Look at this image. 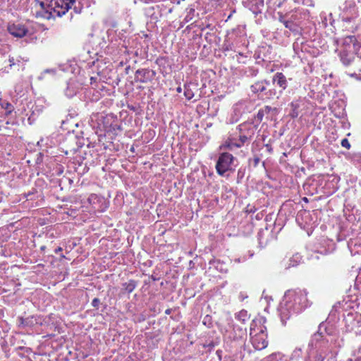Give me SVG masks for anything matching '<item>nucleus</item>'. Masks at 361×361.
I'll use <instances>...</instances> for the list:
<instances>
[{
    "label": "nucleus",
    "instance_id": "obj_1",
    "mask_svg": "<svg viewBox=\"0 0 361 361\" xmlns=\"http://www.w3.org/2000/svg\"><path fill=\"white\" fill-rule=\"evenodd\" d=\"M320 324L319 331L314 334L308 344L305 361H332L338 354L341 341L336 335L327 332Z\"/></svg>",
    "mask_w": 361,
    "mask_h": 361
},
{
    "label": "nucleus",
    "instance_id": "obj_2",
    "mask_svg": "<svg viewBox=\"0 0 361 361\" xmlns=\"http://www.w3.org/2000/svg\"><path fill=\"white\" fill-rule=\"evenodd\" d=\"M307 294L305 289L289 290L285 293L279 309L281 319L283 324L292 315L300 313L311 305L312 302L308 300Z\"/></svg>",
    "mask_w": 361,
    "mask_h": 361
},
{
    "label": "nucleus",
    "instance_id": "obj_3",
    "mask_svg": "<svg viewBox=\"0 0 361 361\" xmlns=\"http://www.w3.org/2000/svg\"><path fill=\"white\" fill-rule=\"evenodd\" d=\"M262 319H253L250 327V341L255 349L261 350L268 345L267 327L263 324Z\"/></svg>",
    "mask_w": 361,
    "mask_h": 361
},
{
    "label": "nucleus",
    "instance_id": "obj_4",
    "mask_svg": "<svg viewBox=\"0 0 361 361\" xmlns=\"http://www.w3.org/2000/svg\"><path fill=\"white\" fill-rule=\"evenodd\" d=\"M361 44L354 35H348L342 39L340 59L344 66H349L358 54Z\"/></svg>",
    "mask_w": 361,
    "mask_h": 361
},
{
    "label": "nucleus",
    "instance_id": "obj_5",
    "mask_svg": "<svg viewBox=\"0 0 361 361\" xmlns=\"http://www.w3.org/2000/svg\"><path fill=\"white\" fill-rule=\"evenodd\" d=\"M40 7L48 13L47 18H50L52 13L61 17L66 14L75 3V0H36Z\"/></svg>",
    "mask_w": 361,
    "mask_h": 361
},
{
    "label": "nucleus",
    "instance_id": "obj_6",
    "mask_svg": "<svg viewBox=\"0 0 361 361\" xmlns=\"http://www.w3.org/2000/svg\"><path fill=\"white\" fill-rule=\"evenodd\" d=\"M235 160V157L228 152L220 154L216 164L218 174L224 176L226 172L233 170Z\"/></svg>",
    "mask_w": 361,
    "mask_h": 361
},
{
    "label": "nucleus",
    "instance_id": "obj_7",
    "mask_svg": "<svg viewBox=\"0 0 361 361\" xmlns=\"http://www.w3.org/2000/svg\"><path fill=\"white\" fill-rule=\"evenodd\" d=\"M156 73L149 68H142L136 71L135 80L136 82L146 83L154 79Z\"/></svg>",
    "mask_w": 361,
    "mask_h": 361
},
{
    "label": "nucleus",
    "instance_id": "obj_8",
    "mask_svg": "<svg viewBox=\"0 0 361 361\" xmlns=\"http://www.w3.org/2000/svg\"><path fill=\"white\" fill-rule=\"evenodd\" d=\"M7 30L12 36L17 38H22L26 36L29 32L27 27L21 23L9 24Z\"/></svg>",
    "mask_w": 361,
    "mask_h": 361
},
{
    "label": "nucleus",
    "instance_id": "obj_9",
    "mask_svg": "<svg viewBox=\"0 0 361 361\" xmlns=\"http://www.w3.org/2000/svg\"><path fill=\"white\" fill-rule=\"evenodd\" d=\"M270 85V82L266 80L262 81H257L251 85V90L253 93H264L267 97H269L275 94V91L269 90L268 92H265L267 86Z\"/></svg>",
    "mask_w": 361,
    "mask_h": 361
},
{
    "label": "nucleus",
    "instance_id": "obj_10",
    "mask_svg": "<svg viewBox=\"0 0 361 361\" xmlns=\"http://www.w3.org/2000/svg\"><path fill=\"white\" fill-rule=\"evenodd\" d=\"M238 132L243 135H246L247 138L251 140L257 130V126L250 123H243L238 126Z\"/></svg>",
    "mask_w": 361,
    "mask_h": 361
},
{
    "label": "nucleus",
    "instance_id": "obj_11",
    "mask_svg": "<svg viewBox=\"0 0 361 361\" xmlns=\"http://www.w3.org/2000/svg\"><path fill=\"white\" fill-rule=\"evenodd\" d=\"M275 108H271L269 106H265L263 108L260 109L256 116H255V122L257 123H259L262 121V120L265 118L267 120L271 119L272 112L275 111Z\"/></svg>",
    "mask_w": 361,
    "mask_h": 361
},
{
    "label": "nucleus",
    "instance_id": "obj_12",
    "mask_svg": "<svg viewBox=\"0 0 361 361\" xmlns=\"http://www.w3.org/2000/svg\"><path fill=\"white\" fill-rule=\"evenodd\" d=\"M272 82L274 84H276L277 86L281 87L282 90H284L288 86L286 77L280 72L276 73L273 76Z\"/></svg>",
    "mask_w": 361,
    "mask_h": 361
},
{
    "label": "nucleus",
    "instance_id": "obj_13",
    "mask_svg": "<svg viewBox=\"0 0 361 361\" xmlns=\"http://www.w3.org/2000/svg\"><path fill=\"white\" fill-rule=\"evenodd\" d=\"M348 247L351 252L355 251L356 253L361 252V233L355 238H350L348 242Z\"/></svg>",
    "mask_w": 361,
    "mask_h": 361
},
{
    "label": "nucleus",
    "instance_id": "obj_14",
    "mask_svg": "<svg viewBox=\"0 0 361 361\" xmlns=\"http://www.w3.org/2000/svg\"><path fill=\"white\" fill-rule=\"evenodd\" d=\"M79 89V85L74 81L71 80L67 83V87L65 90V94L67 97L71 98L77 94Z\"/></svg>",
    "mask_w": 361,
    "mask_h": 361
},
{
    "label": "nucleus",
    "instance_id": "obj_15",
    "mask_svg": "<svg viewBox=\"0 0 361 361\" xmlns=\"http://www.w3.org/2000/svg\"><path fill=\"white\" fill-rule=\"evenodd\" d=\"M250 9L253 13L257 14L261 13L264 8V0H250L248 3Z\"/></svg>",
    "mask_w": 361,
    "mask_h": 361
},
{
    "label": "nucleus",
    "instance_id": "obj_16",
    "mask_svg": "<svg viewBox=\"0 0 361 361\" xmlns=\"http://www.w3.org/2000/svg\"><path fill=\"white\" fill-rule=\"evenodd\" d=\"M224 147L233 150L234 148H240V145L238 143L237 137H233L231 138L228 139L225 143L224 144Z\"/></svg>",
    "mask_w": 361,
    "mask_h": 361
},
{
    "label": "nucleus",
    "instance_id": "obj_17",
    "mask_svg": "<svg viewBox=\"0 0 361 361\" xmlns=\"http://www.w3.org/2000/svg\"><path fill=\"white\" fill-rule=\"evenodd\" d=\"M290 116L291 118H297L299 115V108L300 106L299 101H293L290 104Z\"/></svg>",
    "mask_w": 361,
    "mask_h": 361
},
{
    "label": "nucleus",
    "instance_id": "obj_18",
    "mask_svg": "<svg viewBox=\"0 0 361 361\" xmlns=\"http://www.w3.org/2000/svg\"><path fill=\"white\" fill-rule=\"evenodd\" d=\"M235 319L243 324H245L250 319V314L245 310H242L239 312L235 314Z\"/></svg>",
    "mask_w": 361,
    "mask_h": 361
},
{
    "label": "nucleus",
    "instance_id": "obj_19",
    "mask_svg": "<svg viewBox=\"0 0 361 361\" xmlns=\"http://www.w3.org/2000/svg\"><path fill=\"white\" fill-rule=\"evenodd\" d=\"M301 260H302V256L300 254L296 253V254L293 255L289 259V263H288V265L287 267L290 268V267H295L298 264H299V263L301 262Z\"/></svg>",
    "mask_w": 361,
    "mask_h": 361
},
{
    "label": "nucleus",
    "instance_id": "obj_20",
    "mask_svg": "<svg viewBox=\"0 0 361 361\" xmlns=\"http://www.w3.org/2000/svg\"><path fill=\"white\" fill-rule=\"evenodd\" d=\"M137 285V281L135 280H130L128 282L123 283V287L127 293H130L135 289Z\"/></svg>",
    "mask_w": 361,
    "mask_h": 361
},
{
    "label": "nucleus",
    "instance_id": "obj_21",
    "mask_svg": "<svg viewBox=\"0 0 361 361\" xmlns=\"http://www.w3.org/2000/svg\"><path fill=\"white\" fill-rule=\"evenodd\" d=\"M283 358V355L280 353H273L264 357L262 361H280Z\"/></svg>",
    "mask_w": 361,
    "mask_h": 361
},
{
    "label": "nucleus",
    "instance_id": "obj_22",
    "mask_svg": "<svg viewBox=\"0 0 361 361\" xmlns=\"http://www.w3.org/2000/svg\"><path fill=\"white\" fill-rule=\"evenodd\" d=\"M0 105L2 109L6 110L5 114L6 115L11 114L14 109L13 105L11 103L6 102V101L2 102L1 99H0Z\"/></svg>",
    "mask_w": 361,
    "mask_h": 361
},
{
    "label": "nucleus",
    "instance_id": "obj_23",
    "mask_svg": "<svg viewBox=\"0 0 361 361\" xmlns=\"http://www.w3.org/2000/svg\"><path fill=\"white\" fill-rule=\"evenodd\" d=\"M195 13V10L194 8H192V7L187 8H186V15L185 16L184 20L186 23L190 22V20H192L194 18Z\"/></svg>",
    "mask_w": 361,
    "mask_h": 361
},
{
    "label": "nucleus",
    "instance_id": "obj_24",
    "mask_svg": "<svg viewBox=\"0 0 361 361\" xmlns=\"http://www.w3.org/2000/svg\"><path fill=\"white\" fill-rule=\"evenodd\" d=\"M302 349L300 348H295L291 354L290 360H296L302 356Z\"/></svg>",
    "mask_w": 361,
    "mask_h": 361
},
{
    "label": "nucleus",
    "instance_id": "obj_25",
    "mask_svg": "<svg viewBox=\"0 0 361 361\" xmlns=\"http://www.w3.org/2000/svg\"><path fill=\"white\" fill-rule=\"evenodd\" d=\"M237 140L238 143L240 145V147H243L245 144H247L251 141L247 138V137H246V135H243L240 133H238Z\"/></svg>",
    "mask_w": 361,
    "mask_h": 361
},
{
    "label": "nucleus",
    "instance_id": "obj_26",
    "mask_svg": "<svg viewBox=\"0 0 361 361\" xmlns=\"http://www.w3.org/2000/svg\"><path fill=\"white\" fill-rule=\"evenodd\" d=\"M343 21L345 23L344 26L346 29H349V30H353L355 29L353 25L350 26V24L351 23H353V24H355V19L354 18H346L343 19Z\"/></svg>",
    "mask_w": 361,
    "mask_h": 361
},
{
    "label": "nucleus",
    "instance_id": "obj_27",
    "mask_svg": "<svg viewBox=\"0 0 361 361\" xmlns=\"http://www.w3.org/2000/svg\"><path fill=\"white\" fill-rule=\"evenodd\" d=\"M184 94L188 99H191L194 94L188 85H184Z\"/></svg>",
    "mask_w": 361,
    "mask_h": 361
},
{
    "label": "nucleus",
    "instance_id": "obj_28",
    "mask_svg": "<svg viewBox=\"0 0 361 361\" xmlns=\"http://www.w3.org/2000/svg\"><path fill=\"white\" fill-rule=\"evenodd\" d=\"M56 72L55 69H46L43 73H41L39 79H42L45 77V74L47 73H52L54 74Z\"/></svg>",
    "mask_w": 361,
    "mask_h": 361
},
{
    "label": "nucleus",
    "instance_id": "obj_29",
    "mask_svg": "<svg viewBox=\"0 0 361 361\" xmlns=\"http://www.w3.org/2000/svg\"><path fill=\"white\" fill-rule=\"evenodd\" d=\"M341 145L342 147H343L348 149L350 148V144L347 138H343L341 140Z\"/></svg>",
    "mask_w": 361,
    "mask_h": 361
},
{
    "label": "nucleus",
    "instance_id": "obj_30",
    "mask_svg": "<svg viewBox=\"0 0 361 361\" xmlns=\"http://www.w3.org/2000/svg\"><path fill=\"white\" fill-rule=\"evenodd\" d=\"M100 305V300L99 298H94L92 301V306L95 308H99V306Z\"/></svg>",
    "mask_w": 361,
    "mask_h": 361
},
{
    "label": "nucleus",
    "instance_id": "obj_31",
    "mask_svg": "<svg viewBox=\"0 0 361 361\" xmlns=\"http://www.w3.org/2000/svg\"><path fill=\"white\" fill-rule=\"evenodd\" d=\"M227 322H228V324L229 325L230 328H232L233 326V320L232 319V317L229 315L227 319H226Z\"/></svg>",
    "mask_w": 361,
    "mask_h": 361
},
{
    "label": "nucleus",
    "instance_id": "obj_32",
    "mask_svg": "<svg viewBox=\"0 0 361 361\" xmlns=\"http://www.w3.org/2000/svg\"><path fill=\"white\" fill-rule=\"evenodd\" d=\"M283 24H284V25H285V27H286V28H288V29H290V30H292V23H291V22H289V21L285 20V21L283 22Z\"/></svg>",
    "mask_w": 361,
    "mask_h": 361
},
{
    "label": "nucleus",
    "instance_id": "obj_33",
    "mask_svg": "<svg viewBox=\"0 0 361 361\" xmlns=\"http://www.w3.org/2000/svg\"><path fill=\"white\" fill-rule=\"evenodd\" d=\"M243 105V103L242 102H239L238 104H236L234 106H233V110L235 112H236L237 111L239 110V109L241 107V106Z\"/></svg>",
    "mask_w": 361,
    "mask_h": 361
},
{
    "label": "nucleus",
    "instance_id": "obj_34",
    "mask_svg": "<svg viewBox=\"0 0 361 361\" xmlns=\"http://www.w3.org/2000/svg\"><path fill=\"white\" fill-rule=\"evenodd\" d=\"M21 324L24 326L28 325V319H21Z\"/></svg>",
    "mask_w": 361,
    "mask_h": 361
},
{
    "label": "nucleus",
    "instance_id": "obj_35",
    "mask_svg": "<svg viewBox=\"0 0 361 361\" xmlns=\"http://www.w3.org/2000/svg\"><path fill=\"white\" fill-rule=\"evenodd\" d=\"M347 361H361V357H356L355 359L349 358Z\"/></svg>",
    "mask_w": 361,
    "mask_h": 361
},
{
    "label": "nucleus",
    "instance_id": "obj_36",
    "mask_svg": "<svg viewBox=\"0 0 361 361\" xmlns=\"http://www.w3.org/2000/svg\"><path fill=\"white\" fill-rule=\"evenodd\" d=\"M235 261L237 262H243L245 261V257L238 258V259H235Z\"/></svg>",
    "mask_w": 361,
    "mask_h": 361
},
{
    "label": "nucleus",
    "instance_id": "obj_37",
    "mask_svg": "<svg viewBox=\"0 0 361 361\" xmlns=\"http://www.w3.org/2000/svg\"><path fill=\"white\" fill-rule=\"evenodd\" d=\"M69 69L71 70V67L70 66H66L65 68L61 69L63 71H68Z\"/></svg>",
    "mask_w": 361,
    "mask_h": 361
},
{
    "label": "nucleus",
    "instance_id": "obj_38",
    "mask_svg": "<svg viewBox=\"0 0 361 361\" xmlns=\"http://www.w3.org/2000/svg\"><path fill=\"white\" fill-rule=\"evenodd\" d=\"M61 251H62V248L61 247H58L57 248L55 249V253H59Z\"/></svg>",
    "mask_w": 361,
    "mask_h": 361
},
{
    "label": "nucleus",
    "instance_id": "obj_39",
    "mask_svg": "<svg viewBox=\"0 0 361 361\" xmlns=\"http://www.w3.org/2000/svg\"><path fill=\"white\" fill-rule=\"evenodd\" d=\"M176 90L178 92H181V91H182L181 87H177Z\"/></svg>",
    "mask_w": 361,
    "mask_h": 361
},
{
    "label": "nucleus",
    "instance_id": "obj_40",
    "mask_svg": "<svg viewBox=\"0 0 361 361\" xmlns=\"http://www.w3.org/2000/svg\"><path fill=\"white\" fill-rule=\"evenodd\" d=\"M9 61L11 63L10 66H12L14 63H13V59H9Z\"/></svg>",
    "mask_w": 361,
    "mask_h": 361
},
{
    "label": "nucleus",
    "instance_id": "obj_41",
    "mask_svg": "<svg viewBox=\"0 0 361 361\" xmlns=\"http://www.w3.org/2000/svg\"><path fill=\"white\" fill-rule=\"evenodd\" d=\"M257 73V71H253V73H252V75H256Z\"/></svg>",
    "mask_w": 361,
    "mask_h": 361
},
{
    "label": "nucleus",
    "instance_id": "obj_42",
    "mask_svg": "<svg viewBox=\"0 0 361 361\" xmlns=\"http://www.w3.org/2000/svg\"><path fill=\"white\" fill-rule=\"evenodd\" d=\"M357 74L356 73H353V74H350V76L351 77H357Z\"/></svg>",
    "mask_w": 361,
    "mask_h": 361
},
{
    "label": "nucleus",
    "instance_id": "obj_43",
    "mask_svg": "<svg viewBox=\"0 0 361 361\" xmlns=\"http://www.w3.org/2000/svg\"><path fill=\"white\" fill-rule=\"evenodd\" d=\"M74 11H75V13H80V10L78 11V10L76 9V8H74Z\"/></svg>",
    "mask_w": 361,
    "mask_h": 361
},
{
    "label": "nucleus",
    "instance_id": "obj_44",
    "mask_svg": "<svg viewBox=\"0 0 361 361\" xmlns=\"http://www.w3.org/2000/svg\"><path fill=\"white\" fill-rule=\"evenodd\" d=\"M166 314H169L170 313V310H166V312H165Z\"/></svg>",
    "mask_w": 361,
    "mask_h": 361
},
{
    "label": "nucleus",
    "instance_id": "obj_45",
    "mask_svg": "<svg viewBox=\"0 0 361 361\" xmlns=\"http://www.w3.org/2000/svg\"><path fill=\"white\" fill-rule=\"evenodd\" d=\"M207 319H209V316H206V317H204V320H206Z\"/></svg>",
    "mask_w": 361,
    "mask_h": 361
},
{
    "label": "nucleus",
    "instance_id": "obj_46",
    "mask_svg": "<svg viewBox=\"0 0 361 361\" xmlns=\"http://www.w3.org/2000/svg\"><path fill=\"white\" fill-rule=\"evenodd\" d=\"M324 252L325 254H326V253L328 252V251H327V250H324Z\"/></svg>",
    "mask_w": 361,
    "mask_h": 361
},
{
    "label": "nucleus",
    "instance_id": "obj_47",
    "mask_svg": "<svg viewBox=\"0 0 361 361\" xmlns=\"http://www.w3.org/2000/svg\"><path fill=\"white\" fill-rule=\"evenodd\" d=\"M295 1H298V2L299 1L298 0H295Z\"/></svg>",
    "mask_w": 361,
    "mask_h": 361
},
{
    "label": "nucleus",
    "instance_id": "obj_48",
    "mask_svg": "<svg viewBox=\"0 0 361 361\" xmlns=\"http://www.w3.org/2000/svg\"><path fill=\"white\" fill-rule=\"evenodd\" d=\"M295 1H298V2L299 1L298 0H295Z\"/></svg>",
    "mask_w": 361,
    "mask_h": 361
},
{
    "label": "nucleus",
    "instance_id": "obj_49",
    "mask_svg": "<svg viewBox=\"0 0 361 361\" xmlns=\"http://www.w3.org/2000/svg\"><path fill=\"white\" fill-rule=\"evenodd\" d=\"M295 1H298V2L299 1L298 0H295Z\"/></svg>",
    "mask_w": 361,
    "mask_h": 361
},
{
    "label": "nucleus",
    "instance_id": "obj_50",
    "mask_svg": "<svg viewBox=\"0 0 361 361\" xmlns=\"http://www.w3.org/2000/svg\"><path fill=\"white\" fill-rule=\"evenodd\" d=\"M360 71H361V69L360 70ZM360 79H361V76L360 77Z\"/></svg>",
    "mask_w": 361,
    "mask_h": 361
}]
</instances>
